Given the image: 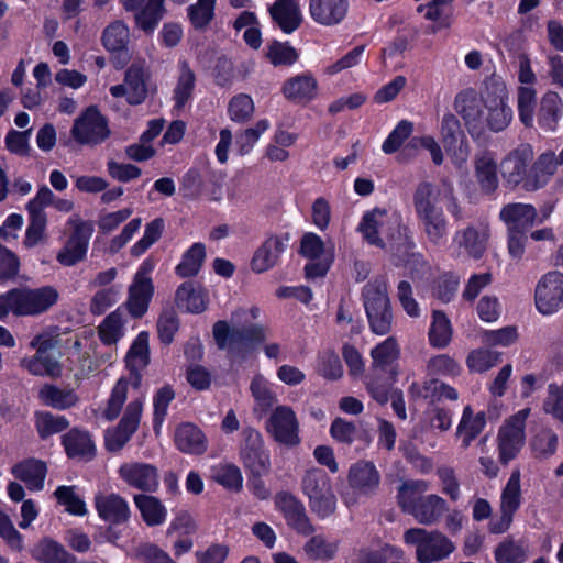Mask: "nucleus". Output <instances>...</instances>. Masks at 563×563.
<instances>
[{
    "mask_svg": "<svg viewBox=\"0 0 563 563\" xmlns=\"http://www.w3.org/2000/svg\"><path fill=\"white\" fill-rule=\"evenodd\" d=\"M507 100L505 82L493 76L484 82L479 92L472 88L460 91L454 98L453 107L468 133L479 136L486 130L499 132L509 125L512 110Z\"/></svg>",
    "mask_w": 563,
    "mask_h": 563,
    "instance_id": "f257e3e1",
    "label": "nucleus"
},
{
    "mask_svg": "<svg viewBox=\"0 0 563 563\" xmlns=\"http://www.w3.org/2000/svg\"><path fill=\"white\" fill-rule=\"evenodd\" d=\"M412 202L426 241L437 247L445 245L450 224L443 205L455 220L463 219V209L452 184L443 183L439 187L430 181H422L415 189Z\"/></svg>",
    "mask_w": 563,
    "mask_h": 563,
    "instance_id": "f03ea898",
    "label": "nucleus"
},
{
    "mask_svg": "<svg viewBox=\"0 0 563 563\" xmlns=\"http://www.w3.org/2000/svg\"><path fill=\"white\" fill-rule=\"evenodd\" d=\"M260 309L252 307L233 313L234 325L231 328L227 321H218L213 325V336L217 345L227 350L231 355L249 352L254 344L266 340V329L260 324L251 323L257 319Z\"/></svg>",
    "mask_w": 563,
    "mask_h": 563,
    "instance_id": "7ed1b4c3",
    "label": "nucleus"
},
{
    "mask_svg": "<svg viewBox=\"0 0 563 563\" xmlns=\"http://www.w3.org/2000/svg\"><path fill=\"white\" fill-rule=\"evenodd\" d=\"M139 384L140 376H135L133 382L124 377L118 379L111 389L102 411V416L107 420L111 421L117 419L122 411L123 405L128 400L129 393L133 388L135 393L131 396L119 422L122 424V428H126L130 432H135L139 428L146 398L145 394L139 390Z\"/></svg>",
    "mask_w": 563,
    "mask_h": 563,
    "instance_id": "20e7f679",
    "label": "nucleus"
},
{
    "mask_svg": "<svg viewBox=\"0 0 563 563\" xmlns=\"http://www.w3.org/2000/svg\"><path fill=\"white\" fill-rule=\"evenodd\" d=\"M58 300L54 287L20 288L0 296V319L10 312L16 316H35L45 312Z\"/></svg>",
    "mask_w": 563,
    "mask_h": 563,
    "instance_id": "39448f33",
    "label": "nucleus"
},
{
    "mask_svg": "<svg viewBox=\"0 0 563 563\" xmlns=\"http://www.w3.org/2000/svg\"><path fill=\"white\" fill-rule=\"evenodd\" d=\"M362 297L371 330L377 335L387 334L393 325V310L386 277L377 276L369 280Z\"/></svg>",
    "mask_w": 563,
    "mask_h": 563,
    "instance_id": "423d86ee",
    "label": "nucleus"
},
{
    "mask_svg": "<svg viewBox=\"0 0 563 563\" xmlns=\"http://www.w3.org/2000/svg\"><path fill=\"white\" fill-rule=\"evenodd\" d=\"M404 542L416 547L420 563H432L448 558L455 549L453 542L438 531L411 528L404 533Z\"/></svg>",
    "mask_w": 563,
    "mask_h": 563,
    "instance_id": "0eeeda50",
    "label": "nucleus"
},
{
    "mask_svg": "<svg viewBox=\"0 0 563 563\" xmlns=\"http://www.w3.org/2000/svg\"><path fill=\"white\" fill-rule=\"evenodd\" d=\"M301 487L309 499L311 510L320 518L332 515L336 508V497L331 479L324 471L311 468L302 477Z\"/></svg>",
    "mask_w": 563,
    "mask_h": 563,
    "instance_id": "6e6552de",
    "label": "nucleus"
},
{
    "mask_svg": "<svg viewBox=\"0 0 563 563\" xmlns=\"http://www.w3.org/2000/svg\"><path fill=\"white\" fill-rule=\"evenodd\" d=\"M400 227L401 220L396 212L375 208L364 213L358 224V231L369 244L385 247L387 242L399 233Z\"/></svg>",
    "mask_w": 563,
    "mask_h": 563,
    "instance_id": "1a4fd4ad",
    "label": "nucleus"
},
{
    "mask_svg": "<svg viewBox=\"0 0 563 563\" xmlns=\"http://www.w3.org/2000/svg\"><path fill=\"white\" fill-rule=\"evenodd\" d=\"M347 484V489L342 494V499L347 507H352L361 498L369 497L378 489L380 474L374 463L361 460L350 466Z\"/></svg>",
    "mask_w": 563,
    "mask_h": 563,
    "instance_id": "9d476101",
    "label": "nucleus"
},
{
    "mask_svg": "<svg viewBox=\"0 0 563 563\" xmlns=\"http://www.w3.org/2000/svg\"><path fill=\"white\" fill-rule=\"evenodd\" d=\"M154 266L152 260L143 261L129 286L128 298L121 307L123 312L126 310L132 318H142L147 312L154 294V285L151 278Z\"/></svg>",
    "mask_w": 563,
    "mask_h": 563,
    "instance_id": "9b49d317",
    "label": "nucleus"
},
{
    "mask_svg": "<svg viewBox=\"0 0 563 563\" xmlns=\"http://www.w3.org/2000/svg\"><path fill=\"white\" fill-rule=\"evenodd\" d=\"M529 415V408L521 409L500 427L498 432V450L501 463L507 464L514 460L523 446L526 420Z\"/></svg>",
    "mask_w": 563,
    "mask_h": 563,
    "instance_id": "f8f14e48",
    "label": "nucleus"
},
{
    "mask_svg": "<svg viewBox=\"0 0 563 563\" xmlns=\"http://www.w3.org/2000/svg\"><path fill=\"white\" fill-rule=\"evenodd\" d=\"M266 431L276 442L285 446H296L300 442L297 415L287 405H279L272 410L266 421Z\"/></svg>",
    "mask_w": 563,
    "mask_h": 563,
    "instance_id": "ddd939ff",
    "label": "nucleus"
},
{
    "mask_svg": "<svg viewBox=\"0 0 563 563\" xmlns=\"http://www.w3.org/2000/svg\"><path fill=\"white\" fill-rule=\"evenodd\" d=\"M242 437L240 456L244 467L251 474H267L271 468V460L261 432L253 428H245Z\"/></svg>",
    "mask_w": 563,
    "mask_h": 563,
    "instance_id": "4468645a",
    "label": "nucleus"
},
{
    "mask_svg": "<svg viewBox=\"0 0 563 563\" xmlns=\"http://www.w3.org/2000/svg\"><path fill=\"white\" fill-rule=\"evenodd\" d=\"M537 310L543 316L558 312L563 306V274L552 271L543 275L534 291Z\"/></svg>",
    "mask_w": 563,
    "mask_h": 563,
    "instance_id": "2eb2a0df",
    "label": "nucleus"
},
{
    "mask_svg": "<svg viewBox=\"0 0 563 563\" xmlns=\"http://www.w3.org/2000/svg\"><path fill=\"white\" fill-rule=\"evenodd\" d=\"M489 239V229L485 224L467 225L454 232L451 249L456 257L468 255L479 258L485 253Z\"/></svg>",
    "mask_w": 563,
    "mask_h": 563,
    "instance_id": "dca6fc26",
    "label": "nucleus"
},
{
    "mask_svg": "<svg viewBox=\"0 0 563 563\" xmlns=\"http://www.w3.org/2000/svg\"><path fill=\"white\" fill-rule=\"evenodd\" d=\"M68 223L74 227V233L58 253L57 261L65 266H73L85 257L93 228L77 217H71Z\"/></svg>",
    "mask_w": 563,
    "mask_h": 563,
    "instance_id": "f3484780",
    "label": "nucleus"
},
{
    "mask_svg": "<svg viewBox=\"0 0 563 563\" xmlns=\"http://www.w3.org/2000/svg\"><path fill=\"white\" fill-rule=\"evenodd\" d=\"M275 509L285 518L287 525L298 533L310 534L313 527L307 516L303 504L292 494L279 492L274 497Z\"/></svg>",
    "mask_w": 563,
    "mask_h": 563,
    "instance_id": "a211bd4d",
    "label": "nucleus"
},
{
    "mask_svg": "<svg viewBox=\"0 0 563 563\" xmlns=\"http://www.w3.org/2000/svg\"><path fill=\"white\" fill-rule=\"evenodd\" d=\"M533 159L530 145L523 144L511 151L500 163L499 169L505 181L510 186L522 184L530 177L528 167Z\"/></svg>",
    "mask_w": 563,
    "mask_h": 563,
    "instance_id": "6ab92c4d",
    "label": "nucleus"
},
{
    "mask_svg": "<svg viewBox=\"0 0 563 563\" xmlns=\"http://www.w3.org/2000/svg\"><path fill=\"white\" fill-rule=\"evenodd\" d=\"M125 11L134 12L135 24L153 33L165 14V0H120Z\"/></svg>",
    "mask_w": 563,
    "mask_h": 563,
    "instance_id": "aec40b11",
    "label": "nucleus"
},
{
    "mask_svg": "<svg viewBox=\"0 0 563 563\" xmlns=\"http://www.w3.org/2000/svg\"><path fill=\"white\" fill-rule=\"evenodd\" d=\"M71 134L79 143L98 144L108 137L109 130L99 111L89 108L75 121Z\"/></svg>",
    "mask_w": 563,
    "mask_h": 563,
    "instance_id": "412c9836",
    "label": "nucleus"
},
{
    "mask_svg": "<svg viewBox=\"0 0 563 563\" xmlns=\"http://www.w3.org/2000/svg\"><path fill=\"white\" fill-rule=\"evenodd\" d=\"M118 474L126 485L143 492H155L159 485L158 471L156 466L148 463H123Z\"/></svg>",
    "mask_w": 563,
    "mask_h": 563,
    "instance_id": "4be33fe9",
    "label": "nucleus"
},
{
    "mask_svg": "<svg viewBox=\"0 0 563 563\" xmlns=\"http://www.w3.org/2000/svg\"><path fill=\"white\" fill-rule=\"evenodd\" d=\"M349 0H309V15L319 25L341 24L349 12Z\"/></svg>",
    "mask_w": 563,
    "mask_h": 563,
    "instance_id": "5701e85b",
    "label": "nucleus"
},
{
    "mask_svg": "<svg viewBox=\"0 0 563 563\" xmlns=\"http://www.w3.org/2000/svg\"><path fill=\"white\" fill-rule=\"evenodd\" d=\"M95 507L98 516L111 525H122L131 516L129 503L115 493H97Z\"/></svg>",
    "mask_w": 563,
    "mask_h": 563,
    "instance_id": "b1692460",
    "label": "nucleus"
},
{
    "mask_svg": "<svg viewBox=\"0 0 563 563\" xmlns=\"http://www.w3.org/2000/svg\"><path fill=\"white\" fill-rule=\"evenodd\" d=\"M113 97H125L130 104H140L146 98V85L144 68L132 65L125 74L124 82L110 88Z\"/></svg>",
    "mask_w": 563,
    "mask_h": 563,
    "instance_id": "393cba45",
    "label": "nucleus"
},
{
    "mask_svg": "<svg viewBox=\"0 0 563 563\" xmlns=\"http://www.w3.org/2000/svg\"><path fill=\"white\" fill-rule=\"evenodd\" d=\"M499 217L506 224L507 231H523L537 222V210L530 203L514 202L504 206Z\"/></svg>",
    "mask_w": 563,
    "mask_h": 563,
    "instance_id": "a878e982",
    "label": "nucleus"
},
{
    "mask_svg": "<svg viewBox=\"0 0 563 563\" xmlns=\"http://www.w3.org/2000/svg\"><path fill=\"white\" fill-rule=\"evenodd\" d=\"M176 448L186 454L199 455L207 451L208 441L205 433L190 422L180 423L174 434Z\"/></svg>",
    "mask_w": 563,
    "mask_h": 563,
    "instance_id": "bb28decb",
    "label": "nucleus"
},
{
    "mask_svg": "<svg viewBox=\"0 0 563 563\" xmlns=\"http://www.w3.org/2000/svg\"><path fill=\"white\" fill-rule=\"evenodd\" d=\"M274 22L286 34L297 30L302 21L300 5L296 0H276L269 8Z\"/></svg>",
    "mask_w": 563,
    "mask_h": 563,
    "instance_id": "cd10ccee",
    "label": "nucleus"
},
{
    "mask_svg": "<svg viewBox=\"0 0 563 563\" xmlns=\"http://www.w3.org/2000/svg\"><path fill=\"white\" fill-rule=\"evenodd\" d=\"M559 161V155L553 152H547L541 154L532 165L530 177L525 181L526 190H537L544 186L549 178L555 173L559 165H562Z\"/></svg>",
    "mask_w": 563,
    "mask_h": 563,
    "instance_id": "c85d7f7f",
    "label": "nucleus"
},
{
    "mask_svg": "<svg viewBox=\"0 0 563 563\" xmlns=\"http://www.w3.org/2000/svg\"><path fill=\"white\" fill-rule=\"evenodd\" d=\"M288 100L305 102L314 98L317 80L310 73H303L287 79L282 89Z\"/></svg>",
    "mask_w": 563,
    "mask_h": 563,
    "instance_id": "c756f323",
    "label": "nucleus"
},
{
    "mask_svg": "<svg viewBox=\"0 0 563 563\" xmlns=\"http://www.w3.org/2000/svg\"><path fill=\"white\" fill-rule=\"evenodd\" d=\"M31 553L36 561L42 563H77L73 554L51 538L40 540Z\"/></svg>",
    "mask_w": 563,
    "mask_h": 563,
    "instance_id": "7c9ffc66",
    "label": "nucleus"
},
{
    "mask_svg": "<svg viewBox=\"0 0 563 563\" xmlns=\"http://www.w3.org/2000/svg\"><path fill=\"white\" fill-rule=\"evenodd\" d=\"M126 331V317L123 308L119 307L109 313L98 327V335L106 345H115Z\"/></svg>",
    "mask_w": 563,
    "mask_h": 563,
    "instance_id": "2f4dec72",
    "label": "nucleus"
},
{
    "mask_svg": "<svg viewBox=\"0 0 563 563\" xmlns=\"http://www.w3.org/2000/svg\"><path fill=\"white\" fill-rule=\"evenodd\" d=\"M63 445L71 459L90 460L95 455V443L89 433L76 428L63 437Z\"/></svg>",
    "mask_w": 563,
    "mask_h": 563,
    "instance_id": "473e14b6",
    "label": "nucleus"
},
{
    "mask_svg": "<svg viewBox=\"0 0 563 563\" xmlns=\"http://www.w3.org/2000/svg\"><path fill=\"white\" fill-rule=\"evenodd\" d=\"M285 244L282 239L273 236L267 239L255 252L251 267L255 273H263L272 268L284 252Z\"/></svg>",
    "mask_w": 563,
    "mask_h": 563,
    "instance_id": "72a5a7b5",
    "label": "nucleus"
},
{
    "mask_svg": "<svg viewBox=\"0 0 563 563\" xmlns=\"http://www.w3.org/2000/svg\"><path fill=\"white\" fill-rule=\"evenodd\" d=\"M133 500L142 519L147 526L156 527L166 521L167 509L158 498L152 495L136 494Z\"/></svg>",
    "mask_w": 563,
    "mask_h": 563,
    "instance_id": "f704fd0d",
    "label": "nucleus"
},
{
    "mask_svg": "<svg viewBox=\"0 0 563 563\" xmlns=\"http://www.w3.org/2000/svg\"><path fill=\"white\" fill-rule=\"evenodd\" d=\"M485 426V413L478 412L474 415L472 408L466 406L463 410L462 418L456 429V435L462 441V448H468L472 441L482 433Z\"/></svg>",
    "mask_w": 563,
    "mask_h": 563,
    "instance_id": "c9c22d12",
    "label": "nucleus"
},
{
    "mask_svg": "<svg viewBox=\"0 0 563 563\" xmlns=\"http://www.w3.org/2000/svg\"><path fill=\"white\" fill-rule=\"evenodd\" d=\"M562 99L555 91H548L540 102L538 114L539 125L547 131H554L562 118Z\"/></svg>",
    "mask_w": 563,
    "mask_h": 563,
    "instance_id": "e433bc0d",
    "label": "nucleus"
},
{
    "mask_svg": "<svg viewBox=\"0 0 563 563\" xmlns=\"http://www.w3.org/2000/svg\"><path fill=\"white\" fill-rule=\"evenodd\" d=\"M446 501L435 495L422 496L416 508L412 509V516L422 525H432L446 511Z\"/></svg>",
    "mask_w": 563,
    "mask_h": 563,
    "instance_id": "4c0bfd02",
    "label": "nucleus"
},
{
    "mask_svg": "<svg viewBox=\"0 0 563 563\" xmlns=\"http://www.w3.org/2000/svg\"><path fill=\"white\" fill-rule=\"evenodd\" d=\"M250 393L254 400L255 412L265 413L277 402L273 385L262 374H256L252 378Z\"/></svg>",
    "mask_w": 563,
    "mask_h": 563,
    "instance_id": "58836bf2",
    "label": "nucleus"
},
{
    "mask_svg": "<svg viewBox=\"0 0 563 563\" xmlns=\"http://www.w3.org/2000/svg\"><path fill=\"white\" fill-rule=\"evenodd\" d=\"M475 177L484 192L492 194L498 187L497 164L489 153L475 157Z\"/></svg>",
    "mask_w": 563,
    "mask_h": 563,
    "instance_id": "ea45409f",
    "label": "nucleus"
},
{
    "mask_svg": "<svg viewBox=\"0 0 563 563\" xmlns=\"http://www.w3.org/2000/svg\"><path fill=\"white\" fill-rule=\"evenodd\" d=\"M12 472L31 490H41L44 486L46 466L38 460H26L19 463L13 467Z\"/></svg>",
    "mask_w": 563,
    "mask_h": 563,
    "instance_id": "a19ab883",
    "label": "nucleus"
},
{
    "mask_svg": "<svg viewBox=\"0 0 563 563\" xmlns=\"http://www.w3.org/2000/svg\"><path fill=\"white\" fill-rule=\"evenodd\" d=\"M38 398L44 405L58 410L73 408L79 401L74 389H62L54 385H44L38 391Z\"/></svg>",
    "mask_w": 563,
    "mask_h": 563,
    "instance_id": "79ce46f5",
    "label": "nucleus"
},
{
    "mask_svg": "<svg viewBox=\"0 0 563 563\" xmlns=\"http://www.w3.org/2000/svg\"><path fill=\"white\" fill-rule=\"evenodd\" d=\"M428 489L429 483L423 479L404 481L397 490V503L404 511L411 515Z\"/></svg>",
    "mask_w": 563,
    "mask_h": 563,
    "instance_id": "37998d69",
    "label": "nucleus"
},
{
    "mask_svg": "<svg viewBox=\"0 0 563 563\" xmlns=\"http://www.w3.org/2000/svg\"><path fill=\"white\" fill-rule=\"evenodd\" d=\"M148 338L150 335L146 331L140 332L125 355V364L132 373L145 368L150 362ZM135 376L137 375L133 374L132 382Z\"/></svg>",
    "mask_w": 563,
    "mask_h": 563,
    "instance_id": "c03bdc74",
    "label": "nucleus"
},
{
    "mask_svg": "<svg viewBox=\"0 0 563 563\" xmlns=\"http://www.w3.org/2000/svg\"><path fill=\"white\" fill-rule=\"evenodd\" d=\"M176 301L179 308L192 313H200L207 308L205 290L190 283H185L177 289Z\"/></svg>",
    "mask_w": 563,
    "mask_h": 563,
    "instance_id": "a18cd8bd",
    "label": "nucleus"
},
{
    "mask_svg": "<svg viewBox=\"0 0 563 563\" xmlns=\"http://www.w3.org/2000/svg\"><path fill=\"white\" fill-rule=\"evenodd\" d=\"M399 355L400 349L397 340L394 336H389L371 351L372 368L374 371H384L397 361Z\"/></svg>",
    "mask_w": 563,
    "mask_h": 563,
    "instance_id": "49530a36",
    "label": "nucleus"
},
{
    "mask_svg": "<svg viewBox=\"0 0 563 563\" xmlns=\"http://www.w3.org/2000/svg\"><path fill=\"white\" fill-rule=\"evenodd\" d=\"M196 76L187 62L179 64V76L174 90V99L178 109L183 108L190 99L195 89Z\"/></svg>",
    "mask_w": 563,
    "mask_h": 563,
    "instance_id": "de8ad7c7",
    "label": "nucleus"
},
{
    "mask_svg": "<svg viewBox=\"0 0 563 563\" xmlns=\"http://www.w3.org/2000/svg\"><path fill=\"white\" fill-rule=\"evenodd\" d=\"M206 257V249L202 243H194L183 255L176 266V273L180 277L195 276L201 268Z\"/></svg>",
    "mask_w": 563,
    "mask_h": 563,
    "instance_id": "09e8293b",
    "label": "nucleus"
},
{
    "mask_svg": "<svg viewBox=\"0 0 563 563\" xmlns=\"http://www.w3.org/2000/svg\"><path fill=\"white\" fill-rule=\"evenodd\" d=\"M130 38L128 25L122 21L109 24L102 34V43L110 52H121L126 48Z\"/></svg>",
    "mask_w": 563,
    "mask_h": 563,
    "instance_id": "8fccbe9b",
    "label": "nucleus"
},
{
    "mask_svg": "<svg viewBox=\"0 0 563 563\" xmlns=\"http://www.w3.org/2000/svg\"><path fill=\"white\" fill-rule=\"evenodd\" d=\"M558 435L550 428H542L530 440L532 454L537 459H548L552 456L558 449Z\"/></svg>",
    "mask_w": 563,
    "mask_h": 563,
    "instance_id": "3c124183",
    "label": "nucleus"
},
{
    "mask_svg": "<svg viewBox=\"0 0 563 563\" xmlns=\"http://www.w3.org/2000/svg\"><path fill=\"white\" fill-rule=\"evenodd\" d=\"M521 504L520 471H512L501 493L500 511L511 515L519 509Z\"/></svg>",
    "mask_w": 563,
    "mask_h": 563,
    "instance_id": "603ef678",
    "label": "nucleus"
},
{
    "mask_svg": "<svg viewBox=\"0 0 563 563\" xmlns=\"http://www.w3.org/2000/svg\"><path fill=\"white\" fill-rule=\"evenodd\" d=\"M212 478L232 492H240L243 486V476L240 468L231 463H220L213 466Z\"/></svg>",
    "mask_w": 563,
    "mask_h": 563,
    "instance_id": "864d4df0",
    "label": "nucleus"
},
{
    "mask_svg": "<svg viewBox=\"0 0 563 563\" xmlns=\"http://www.w3.org/2000/svg\"><path fill=\"white\" fill-rule=\"evenodd\" d=\"M271 126L267 119H262L254 126L245 129L236 134L235 147L239 155L244 156L253 150L261 135Z\"/></svg>",
    "mask_w": 563,
    "mask_h": 563,
    "instance_id": "5fc2aeb1",
    "label": "nucleus"
},
{
    "mask_svg": "<svg viewBox=\"0 0 563 563\" xmlns=\"http://www.w3.org/2000/svg\"><path fill=\"white\" fill-rule=\"evenodd\" d=\"M69 421L64 416L53 415L47 411L35 413V427L42 439L59 433L67 429Z\"/></svg>",
    "mask_w": 563,
    "mask_h": 563,
    "instance_id": "6e6d98bb",
    "label": "nucleus"
},
{
    "mask_svg": "<svg viewBox=\"0 0 563 563\" xmlns=\"http://www.w3.org/2000/svg\"><path fill=\"white\" fill-rule=\"evenodd\" d=\"M452 338L449 319L440 311H433L432 323L429 331L430 343L435 347H444Z\"/></svg>",
    "mask_w": 563,
    "mask_h": 563,
    "instance_id": "4d7b16f0",
    "label": "nucleus"
},
{
    "mask_svg": "<svg viewBox=\"0 0 563 563\" xmlns=\"http://www.w3.org/2000/svg\"><path fill=\"white\" fill-rule=\"evenodd\" d=\"M59 505L65 510L75 516H84L87 514L86 504L82 498L75 492V486H59L54 493Z\"/></svg>",
    "mask_w": 563,
    "mask_h": 563,
    "instance_id": "13d9d810",
    "label": "nucleus"
},
{
    "mask_svg": "<svg viewBox=\"0 0 563 563\" xmlns=\"http://www.w3.org/2000/svg\"><path fill=\"white\" fill-rule=\"evenodd\" d=\"M542 410L554 420L563 423V384L552 383L548 385Z\"/></svg>",
    "mask_w": 563,
    "mask_h": 563,
    "instance_id": "bf43d9fd",
    "label": "nucleus"
},
{
    "mask_svg": "<svg viewBox=\"0 0 563 563\" xmlns=\"http://www.w3.org/2000/svg\"><path fill=\"white\" fill-rule=\"evenodd\" d=\"M453 0H432L430 3L418 7L419 12L424 13V18L438 23L432 29V32H437L441 27H448L450 25L449 20V5Z\"/></svg>",
    "mask_w": 563,
    "mask_h": 563,
    "instance_id": "052dcab7",
    "label": "nucleus"
},
{
    "mask_svg": "<svg viewBox=\"0 0 563 563\" xmlns=\"http://www.w3.org/2000/svg\"><path fill=\"white\" fill-rule=\"evenodd\" d=\"M46 213H30V222L25 231L23 244L27 249H32L38 244H42L46 240Z\"/></svg>",
    "mask_w": 563,
    "mask_h": 563,
    "instance_id": "680f3d73",
    "label": "nucleus"
},
{
    "mask_svg": "<svg viewBox=\"0 0 563 563\" xmlns=\"http://www.w3.org/2000/svg\"><path fill=\"white\" fill-rule=\"evenodd\" d=\"M498 563H521L527 559V552L520 542L507 539L500 542L494 551Z\"/></svg>",
    "mask_w": 563,
    "mask_h": 563,
    "instance_id": "e2e57ef3",
    "label": "nucleus"
},
{
    "mask_svg": "<svg viewBox=\"0 0 563 563\" xmlns=\"http://www.w3.org/2000/svg\"><path fill=\"white\" fill-rule=\"evenodd\" d=\"M254 110L253 99L245 93L233 97L228 106V114L236 123L249 121L253 117Z\"/></svg>",
    "mask_w": 563,
    "mask_h": 563,
    "instance_id": "0e129e2a",
    "label": "nucleus"
},
{
    "mask_svg": "<svg viewBox=\"0 0 563 563\" xmlns=\"http://www.w3.org/2000/svg\"><path fill=\"white\" fill-rule=\"evenodd\" d=\"M216 0H197L188 7V16L195 29L207 27L214 16Z\"/></svg>",
    "mask_w": 563,
    "mask_h": 563,
    "instance_id": "69168bd1",
    "label": "nucleus"
},
{
    "mask_svg": "<svg viewBox=\"0 0 563 563\" xmlns=\"http://www.w3.org/2000/svg\"><path fill=\"white\" fill-rule=\"evenodd\" d=\"M164 231V221L161 218L154 219L145 225L143 236L131 247L133 256H141L145 253L158 239Z\"/></svg>",
    "mask_w": 563,
    "mask_h": 563,
    "instance_id": "338daca9",
    "label": "nucleus"
},
{
    "mask_svg": "<svg viewBox=\"0 0 563 563\" xmlns=\"http://www.w3.org/2000/svg\"><path fill=\"white\" fill-rule=\"evenodd\" d=\"M121 287L109 286L108 288H101L95 292L90 300V311L92 314H102L113 305H115L120 298Z\"/></svg>",
    "mask_w": 563,
    "mask_h": 563,
    "instance_id": "774afa93",
    "label": "nucleus"
}]
</instances>
